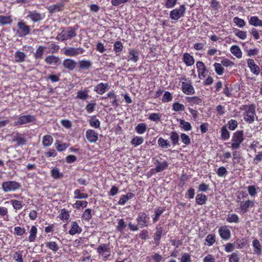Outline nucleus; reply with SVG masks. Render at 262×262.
<instances>
[{
    "label": "nucleus",
    "mask_w": 262,
    "mask_h": 262,
    "mask_svg": "<svg viewBox=\"0 0 262 262\" xmlns=\"http://www.w3.org/2000/svg\"><path fill=\"white\" fill-rule=\"evenodd\" d=\"M76 35L75 30L72 27H68L59 33L56 36V39L57 40L63 41L73 38Z\"/></svg>",
    "instance_id": "nucleus-1"
},
{
    "label": "nucleus",
    "mask_w": 262,
    "mask_h": 262,
    "mask_svg": "<svg viewBox=\"0 0 262 262\" xmlns=\"http://www.w3.org/2000/svg\"><path fill=\"white\" fill-rule=\"evenodd\" d=\"M243 136V130L237 131L234 133L231 144V147L233 149H238L239 148L241 143L244 141Z\"/></svg>",
    "instance_id": "nucleus-2"
},
{
    "label": "nucleus",
    "mask_w": 262,
    "mask_h": 262,
    "mask_svg": "<svg viewBox=\"0 0 262 262\" xmlns=\"http://www.w3.org/2000/svg\"><path fill=\"white\" fill-rule=\"evenodd\" d=\"M186 11L184 5H182L179 9H174L170 12V18L172 19L178 20L183 16Z\"/></svg>",
    "instance_id": "nucleus-3"
},
{
    "label": "nucleus",
    "mask_w": 262,
    "mask_h": 262,
    "mask_svg": "<svg viewBox=\"0 0 262 262\" xmlns=\"http://www.w3.org/2000/svg\"><path fill=\"white\" fill-rule=\"evenodd\" d=\"M149 218L145 212H141L139 214L137 219L139 227L141 228L147 226Z\"/></svg>",
    "instance_id": "nucleus-4"
},
{
    "label": "nucleus",
    "mask_w": 262,
    "mask_h": 262,
    "mask_svg": "<svg viewBox=\"0 0 262 262\" xmlns=\"http://www.w3.org/2000/svg\"><path fill=\"white\" fill-rule=\"evenodd\" d=\"M182 79L184 80L185 81L182 82V89L185 94L186 95H192L195 93L193 86L192 85L191 83H188L186 82V78L183 77Z\"/></svg>",
    "instance_id": "nucleus-5"
},
{
    "label": "nucleus",
    "mask_w": 262,
    "mask_h": 262,
    "mask_svg": "<svg viewBox=\"0 0 262 262\" xmlns=\"http://www.w3.org/2000/svg\"><path fill=\"white\" fill-rule=\"evenodd\" d=\"M84 50L81 48H75L73 47L66 49L64 53L66 55L69 56H76L79 54H82Z\"/></svg>",
    "instance_id": "nucleus-6"
},
{
    "label": "nucleus",
    "mask_w": 262,
    "mask_h": 262,
    "mask_svg": "<svg viewBox=\"0 0 262 262\" xmlns=\"http://www.w3.org/2000/svg\"><path fill=\"white\" fill-rule=\"evenodd\" d=\"M35 120V117L33 115H28L21 116L17 118V124L23 125L28 123L32 122Z\"/></svg>",
    "instance_id": "nucleus-7"
},
{
    "label": "nucleus",
    "mask_w": 262,
    "mask_h": 262,
    "mask_svg": "<svg viewBox=\"0 0 262 262\" xmlns=\"http://www.w3.org/2000/svg\"><path fill=\"white\" fill-rule=\"evenodd\" d=\"M17 26L20 30L19 35L20 36H25L26 35H28L30 33V27L26 24L25 23H24L23 21H19L17 24Z\"/></svg>",
    "instance_id": "nucleus-8"
},
{
    "label": "nucleus",
    "mask_w": 262,
    "mask_h": 262,
    "mask_svg": "<svg viewBox=\"0 0 262 262\" xmlns=\"http://www.w3.org/2000/svg\"><path fill=\"white\" fill-rule=\"evenodd\" d=\"M85 136L88 140L91 143L96 142L98 138V133L92 129L87 130L85 133Z\"/></svg>",
    "instance_id": "nucleus-9"
},
{
    "label": "nucleus",
    "mask_w": 262,
    "mask_h": 262,
    "mask_svg": "<svg viewBox=\"0 0 262 262\" xmlns=\"http://www.w3.org/2000/svg\"><path fill=\"white\" fill-rule=\"evenodd\" d=\"M156 232L154 233V243L156 246L160 244V241L163 232V227L160 226H157L156 228Z\"/></svg>",
    "instance_id": "nucleus-10"
},
{
    "label": "nucleus",
    "mask_w": 262,
    "mask_h": 262,
    "mask_svg": "<svg viewBox=\"0 0 262 262\" xmlns=\"http://www.w3.org/2000/svg\"><path fill=\"white\" fill-rule=\"evenodd\" d=\"M247 64L248 67L250 68L251 71L254 74L257 75L259 74L260 70L259 67L256 65L253 59H248L247 60Z\"/></svg>",
    "instance_id": "nucleus-11"
},
{
    "label": "nucleus",
    "mask_w": 262,
    "mask_h": 262,
    "mask_svg": "<svg viewBox=\"0 0 262 262\" xmlns=\"http://www.w3.org/2000/svg\"><path fill=\"white\" fill-rule=\"evenodd\" d=\"M62 64L65 69L73 71L75 68L77 63L74 60L68 58L63 60Z\"/></svg>",
    "instance_id": "nucleus-12"
},
{
    "label": "nucleus",
    "mask_w": 262,
    "mask_h": 262,
    "mask_svg": "<svg viewBox=\"0 0 262 262\" xmlns=\"http://www.w3.org/2000/svg\"><path fill=\"white\" fill-rule=\"evenodd\" d=\"M2 187L5 192L15 190L16 189V182L14 181L4 182L2 185Z\"/></svg>",
    "instance_id": "nucleus-13"
},
{
    "label": "nucleus",
    "mask_w": 262,
    "mask_h": 262,
    "mask_svg": "<svg viewBox=\"0 0 262 262\" xmlns=\"http://www.w3.org/2000/svg\"><path fill=\"white\" fill-rule=\"evenodd\" d=\"M78 64L79 71L88 70L92 66V62L87 60H80L78 61Z\"/></svg>",
    "instance_id": "nucleus-14"
},
{
    "label": "nucleus",
    "mask_w": 262,
    "mask_h": 262,
    "mask_svg": "<svg viewBox=\"0 0 262 262\" xmlns=\"http://www.w3.org/2000/svg\"><path fill=\"white\" fill-rule=\"evenodd\" d=\"M108 87L109 84L107 83H100L95 86L94 91L100 95H102L106 92Z\"/></svg>",
    "instance_id": "nucleus-15"
},
{
    "label": "nucleus",
    "mask_w": 262,
    "mask_h": 262,
    "mask_svg": "<svg viewBox=\"0 0 262 262\" xmlns=\"http://www.w3.org/2000/svg\"><path fill=\"white\" fill-rule=\"evenodd\" d=\"M97 251L99 254L105 252H108V253L107 254H105L104 256V257H107L110 256L111 251L110 248H109V244H103L100 245L97 248Z\"/></svg>",
    "instance_id": "nucleus-16"
},
{
    "label": "nucleus",
    "mask_w": 262,
    "mask_h": 262,
    "mask_svg": "<svg viewBox=\"0 0 262 262\" xmlns=\"http://www.w3.org/2000/svg\"><path fill=\"white\" fill-rule=\"evenodd\" d=\"M221 237L227 240L230 237V231L226 227H222L219 230Z\"/></svg>",
    "instance_id": "nucleus-17"
},
{
    "label": "nucleus",
    "mask_w": 262,
    "mask_h": 262,
    "mask_svg": "<svg viewBox=\"0 0 262 262\" xmlns=\"http://www.w3.org/2000/svg\"><path fill=\"white\" fill-rule=\"evenodd\" d=\"M82 231V229L79 226L76 222H73L71 225V228L69 233L70 235H73L76 234H79Z\"/></svg>",
    "instance_id": "nucleus-18"
},
{
    "label": "nucleus",
    "mask_w": 262,
    "mask_h": 262,
    "mask_svg": "<svg viewBox=\"0 0 262 262\" xmlns=\"http://www.w3.org/2000/svg\"><path fill=\"white\" fill-rule=\"evenodd\" d=\"M254 206V203L253 201L251 200H248L246 202L242 201L240 203V208L242 212H246L248 210V209L250 207H253Z\"/></svg>",
    "instance_id": "nucleus-19"
},
{
    "label": "nucleus",
    "mask_w": 262,
    "mask_h": 262,
    "mask_svg": "<svg viewBox=\"0 0 262 262\" xmlns=\"http://www.w3.org/2000/svg\"><path fill=\"white\" fill-rule=\"evenodd\" d=\"M64 5L62 3H58L55 5L49 6L48 9L50 13H54L61 11Z\"/></svg>",
    "instance_id": "nucleus-20"
},
{
    "label": "nucleus",
    "mask_w": 262,
    "mask_h": 262,
    "mask_svg": "<svg viewBox=\"0 0 262 262\" xmlns=\"http://www.w3.org/2000/svg\"><path fill=\"white\" fill-rule=\"evenodd\" d=\"M252 246L254 248V252L258 255L261 254L262 251L261 245L259 241L257 239H254L252 242Z\"/></svg>",
    "instance_id": "nucleus-21"
},
{
    "label": "nucleus",
    "mask_w": 262,
    "mask_h": 262,
    "mask_svg": "<svg viewBox=\"0 0 262 262\" xmlns=\"http://www.w3.org/2000/svg\"><path fill=\"white\" fill-rule=\"evenodd\" d=\"M107 97H110L113 99L111 102L115 108L119 106L118 99L117 98V96L115 94L114 91L112 90L107 94Z\"/></svg>",
    "instance_id": "nucleus-22"
},
{
    "label": "nucleus",
    "mask_w": 262,
    "mask_h": 262,
    "mask_svg": "<svg viewBox=\"0 0 262 262\" xmlns=\"http://www.w3.org/2000/svg\"><path fill=\"white\" fill-rule=\"evenodd\" d=\"M183 61L187 66H191L194 63V59L192 56L188 53H185L183 55Z\"/></svg>",
    "instance_id": "nucleus-23"
},
{
    "label": "nucleus",
    "mask_w": 262,
    "mask_h": 262,
    "mask_svg": "<svg viewBox=\"0 0 262 262\" xmlns=\"http://www.w3.org/2000/svg\"><path fill=\"white\" fill-rule=\"evenodd\" d=\"M134 196L135 194L132 192L128 193L126 195H122L118 202V204L121 205H124L128 200Z\"/></svg>",
    "instance_id": "nucleus-24"
},
{
    "label": "nucleus",
    "mask_w": 262,
    "mask_h": 262,
    "mask_svg": "<svg viewBox=\"0 0 262 262\" xmlns=\"http://www.w3.org/2000/svg\"><path fill=\"white\" fill-rule=\"evenodd\" d=\"M230 52L238 58H241L242 56V51L238 46L234 45L230 48Z\"/></svg>",
    "instance_id": "nucleus-25"
},
{
    "label": "nucleus",
    "mask_w": 262,
    "mask_h": 262,
    "mask_svg": "<svg viewBox=\"0 0 262 262\" xmlns=\"http://www.w3.org/2000/svg\"><path fill=\"white\" fill-rule=\"evenodd\" d=\"M59 61V58L54 55H49L45 59V62L49 64L56 65Z\"/></svg>",
    "instance_id": "nucleus-26"
},
{
    "label": "nucleus",
    "mask_w": 262,
    "mask_h": 262,
    "mask_svg": "<svg viewBox=\"0 0 262 262\" xmlns=\"http://www.w3.org/2000/svg\"><path fill=\"white\" fill-rule=\"evenodd\" d=\"M207 200L206 195L202 193L198 194L195 197L196 203L200 205L205 204Z\"/></svg>",
    "instance_id": "nucleus-27"
},
{
    "label": "nucleus",
    "mask_w": 262,
    "mask_h": 262,
    "mask_svg": "<svg viewBox=\"0 0 262 262\" xmlns=\"http://www.w3.org/2000/svg\"><path fill=\"white\" fill-rule=\"evenodd\" d=\"M249 23L250 25L255 27H262V20L258 18L257 16H252L250 17Z\"/></svg>",
    "instance_id": "nucleus-28"
},
{
    "label": "nucleus",
    "mask_w": 262,
    "mask_h": 262,
    "mask_svg": "<svg viewBox=\"0 0 262 262\" xmlns=\"http://www.w3.org/2000/svg\"><path fill=\"white\" fill-rule=\"evenodd\" d=\"M187 102L189 103H192L195 104H201L202 100L198 96L194 97H187L186 98Z\"/></svg>",
    "instance_id": "nucleus-29"
},
{
    "label": "nucleus",
    "mask_w": 262,
    "mask_h": 262,
    "mask_svg": "<svg viewBox=\"0 0 262 262\" xmlns=\"http://www.w3.org/2000/svg\"><path fill=\"white\" fill-rule=\"evenodd\" d=\"M133 61L136 62L139 60V53L138 51L134 50H131L129 52L128 60Z\"/></svg>",
    "instance_id": "nucleus-30"
},
{
    "label": "nucleus",
    "mask_w": 262,
    "mask_h": 262,
    "mask_svg": "<svg viewBox=\"0 0 262 262\" xmlns=\"http://www.w3.org/2000/svg\"><path fill=\"white\" fill-rule=\"evenodd\" d=\"M28 16L34 22L38 21L42 19L41 14L36 12H30Z\"/></svg>",
    "instance_id": "nucleus-31"
},
{
    "label": "nucleus",
    "mask_w": 262,
    "mask_h": 262,
    "mask_svg": "<svg viewBox=\"0 0 262 262\" xmlns=\"http://www.w3.org/2000/svg\"><path fill=\"white\" fill-rule=\"evenodd\" d=\"M158 165L156 166L155 170L157 172H160L164 169H165L168 165V163L165 161L164 162L160 163L159 161H157Z\"/></svg>",
    "instance_id": "nucleus-32"
},
{
    "label": "nucleus",
    "mask_w": 262,
    "mask_h": 262,
    "mask_svg": "<svg viewBox=\"0 0 262 262\" xmlns=\"http://www.w3.org/2000/svg\"><path fill=\"white\" fill-rule=\"evenodd\" d=\"M53 138L50 135H46L42 139V144L44 146L48 147L51 145L53 142Z\"/></svg>",
    "instance_id": "nucleus-33"
},
{
    "label": "nucleus",
    "mask_w": 262,
    "mask_h": 262,
    "mask_svg": "<svg viewBox=\"0 0 262 262\" xmlns=\"http://www.w3.org/2000/svg\"><path fill=\"white\" fill-rule=\"evenodd\" d=\"M179 121L180 122V126L184 129V130L189 131L192 129V127L190 123L186 122L183 119H179Z\"/></svg>",
    "instance_id": "nucleus-34"
},
{
    "label": "nucleus",
    "mask_w": 262,
    "mask_h": 262,
    "mask_svg": "<svg viewBox=\"0 0 262 262\" xmlns=\"http://www.w3.org/2000/svg\"><path fill=\"white\" fill-rule=\"evenodd\" d=\"M146 129V124L143 123H139L135 128L136 132L139 134H142L145 133Z\"/></svg>",
    "instance_id": "nucleus-35"
},
{
    "label": "nucleus",
    "mask_w": 262,
    "mask_h": 262,
    "mask_svg": "<svg viewBox=\"0 0 262 262\" xmlns=\"http://www.w3.org/2000/svg\"><path fill=\"white\" fill-rule=\"evenodd\" d=\"M170 139L171 140L172 145L173 146L178 144L179 141V136L177 133L175 132H172L170 134Z\"/></svg>",
    "instance_id": "nucleus-36"
},
{
    "label": "nucleus",
    "mask_w": 262,
    "mask_h": 262,
    "mask_svg": "<svg viewBox=\"0 0 262 262\" xmlns=\"http://www.w3.org/2000/svg\"><path fill=\"white\" fill-rule=\"evenodd\" d=\"M36 233L37 228L34 226H32L30 230V235L29 236V241L30 242H33L35 240L36 236Z\"/></svg>",
    "instance_id": "nucleus-37"
},
{
    "label": "nucleus",
    "mask_w": 262,
    "mask_h": 262,
    "mask_svg": "<svg viewBox=\"0 0 262 262\" xmlns=\"http://www.w3.org/2000/svg\"><path fill=\"white\" fill-rule=\"evenodd\" d=\"M227 221L229 223H237L239 222V217L234 213L229 214L227 218Z\"/></svg>",
    "instance_id": "nucleus-38"
},
{
    "label": "nucleus",
    "mask_w": 262,
    "mask_h": 262,
    "mask_svg": "<svg viewBox=\"0 0 262 262\" xmlns=\"http://www.w3.org/2000/svg\"><path fill=\"white\" fill-rule=\"evenodd\" d=\"M221 137L224 140L228 139L230 137V133L226 126H223L221 128Z\"/></svg>",
    "instance_id": "nucleus-39"
},
{
    "label": "nucleus",
    "mask_w": 262,
    "mask_h": 262,
    "mask_svg": "<svg viewBox=\"0 0 262 262\" xmlns=\"http://www.w3.org/2000/svg\"><path fill=\"white\" fill-rule=\"evenodd\" d=\"M244 120L246 122H248L249 123H252L254 121L255 116H256V115L244 113Z\"/></svg>",
    "instance_id": "nucleus-40"
},
{
    "label": "nucleus",
    "mask_w": 262,
    "mask_h": 262,
    "mask_svg": "<svg viewBox=\"0 0 262 262\" xmlns=\"http://www.w3.org/2000/svg\"><path fill=\"white\" fill-rule=\"evenodd\" d=\"M46 246L54 252H57L59 249L58 245L55 242H48L46 244Z\"/></svg>",
    "instance_id": "nucleus-41"
},
{
    "label": "nucleus",
    "mask_w": 262,
    "mask_h": 262,
    "mask_svg": "<svg viewBox=\"0 0 262 262\" xmlns=\"http://www.w3.org/2000/svg\"><path fill=\"white\" fill-rule=\"evenodd\" d=\"M158 144L162 148H167L170 146L169 142L167 140H165L162 138H159L158 139Z\"/></svg>",
    "instance_id": "nucleus-42"
},
{
    "label": "nucleus",
    "mask_w": 262,
    "mask_h": 262,
    "mask_svg": "<svg viewBox=\"0 0 262 262\" xmlns=\"http://www.w3.org/2000/svg\"><path fill=\"white\" fill-rule=\"evenodd\" d=\"M126 225L125 224L123 219H120L118 220V225L116 226V229L120 232H122Z\"/></svg>",
    "instance_id": "nucleus-43"
},
{
    "label": "nucleus",
    "mask_w": 262,
    "mask_h": 262,
    "mask_svg": "<svg viewBox=\"0 0 262 262\" xmlns=\"http://www.w3.org/2000/svg\"><path fill=\"white\" fill-rule=\"evenodd\" d=\"M45 48L41 46H39L37 49L34 57L36 59H41L42 57Z\"/></svg>",
    "instance_id": "nucleus-44"
},
{
    "label": "nucleus",
    "mask_w": 262,
    "mask_h": 262,
    "mask_svg": "<svg viewBox=\"0 0 262 262\" xmlns=\"http://www.w3.org/2000/svg\"><path fill=\"white\" fill-rule=\"evenodd\" d=\"M74 195V198L78 199H86L88 197V194L81 193L79 189H76L75 190Z\"/></svg>",
    "instance_id": "nucleus-45"
},
{
    "label": "nucleus",
    "mask_w": 262,
    "mask_h": 262,
    "mask_svg": "<svg viewBox=\"0 0 262 262\" xmlns=\"http://www.w3.org/2000/svg\"><path fill=\"white\" fill-rule=\"evenodd\" d=\"M90 125L94 127L95 128H99L100 127V121L98 119L95 118V117L92 118L89 121Z\"/></svg>",
    "instance_id": "nucleus-46"
},
{
    "label": "nucleus",
    "mask_w": 262,
    "mask_h": 262,
    "mask_svg": "<svg viewBox=\"0 0 262 262\" xmlns=\"http://www.w3.org/2000/svg\"><path fill=\"white\" fill-rule=\"evenodd\" d=\"M214 67L215 71L216 73L219 75H223L224 71V69L222 67V64L221 63H215L214 64Z\"/></svg>",
    "instance_id": "nucleus-47"
},
{
    "label": "nucleus",
    "mask_w": 262,
    "mask_h": 262,
    "mask_svg": "<svg viewBox=\"0 0 262 262\" xmlns=\"http://www.w3.org/2000/svg\"><path fill=\"white\" fill-rule=\"evenodd\" d=\"M144 141V139L142 137H136L134 138L131 141V143L135 146L141 144Z\"/></svg>",
    "instance_id": "nucleus-48"
},
{
    "label": "nucleus",
    "mask_w": 262,
    "mask_h": 262,
    "mask_svg": "<svg viewBox=\"0 0 262 262\" xmlns=\"http://www.w3.org/2000/svg\"><path fill=\"white\" fill-rule=\"evenodd\" d=\"M181 138L182 140V142L185 144L186 145H188L190 144L191 140L190 138L187 135L183 133L181 135Z\"/></svg>",
    "instance_id": "nucleus-49"
},
{
    "label": "nucleus",
    "mask_w": 262,
    "mask_h": 262,
    "mask_svg": "<svg viewBox=\"0 0 262 262\" xmlns=\"http://www.w3.org/2000/svg\"><path fill=\"white\" fill-rule=\"evenodd\" d=\"M12 22V19L10 16H0V23L2 25L9 24Z\"/></svg>",
    "instance_id": "nucleus-50"
},
{
    "label": "nucleus",
    "mask_w": 262,
    "mask_h": 262,
    "mask_svg": "<svg viewBox=\"0 0 262 262\" xmlns=\"http://www.w3.org/2000/svg\"><path fill=\"white\" fill-rule=\"evenodd\" d=\"M88 202L83 201H77L73 205V207L76 209H79L80 207L85 208L86 207Z\"/></svg>",
    "instance_id": "nucleus-51"
},
{
    "label": "nucleus",
    "mask_w": 262,
    "mask_h": 262,
    "mask_svg": "<svg viewBox=\"0 0 262 262\" xmlns=\"http://www.w3.org/2000/svg\"><path fill=\"white\" fill-rule=\"evenodd\" d=\"M123 45L120 41H117L115 42L114 45V50L116 53L120 52L123 49Z\"/></svg>",
    "instance_id": "nucleus-52"
},
{
    "label": "nucleus",
    "mask_w": 262,
    "mask_h": 262,
    "mask_svg": "<svg viewBox=\"0 0 262 262\" xmlns=\"http://www.w3.org/2000/svg\"><path fill=\"white\" fill-rule=\"evenodd\" d=\"M89 97L86 91H79L77 93V98L81 100H85Z\"/></svg>",
    "instance_id": "nucleus-53"
},
{
    "label": "nucleus",
    "mask_w": 262,
    "mask_h": 262,
    "mask_svg": "<svg viewBox=\"0 0 262 262\" xmlns=\"http://www.w3.org/2000/svg\"><path fill=\"white\" fill-rule=\"evenodd\" d=\"M233 21L235 24L240 28H243L245 26V21L237 17H235L233 19Z\"/></svg>",
    "instance_id": "nucleus-54"
},
{
    "label": "nucleus",
    "mask_w": 262,
    "mask_h": 262,
    "mask_svg": "<svg viewBox=\"0 0 262 262\" xmlns=\"http://www.w3.org/2000/svg\"><path fill=\"white\" fill-rule=\"evenodd\" d=\"M234 244L235 245V248H238V249H241L246 245V243L244 239H242L241 240L236 241L234 243Z\"/></svg>",
    "instance_id": "nucleus-55"
},
{
    "label": "nucleus",
    "mask_w": 262,
    "mask_h": 262,
    "mask_svg": "<svg viewBox=\"0 0 262 262\" xmlns=\"http://www.w3.org/2000/svg\"><path fill=\"white\" fill-rule=\"evenodd\" d=\"M172 95L171 93L168 91L165 92L162 98V101L163 102H168L172 100Z\"/></svg>",
    "instance_id": "nucleus-56"
},
{
    "label": "nucleus",
    "mask_w": 262,
    "mask_h": 262,
    "mask_svg": "<svg viewBox=\"0 0 262 262\" xmlns=\"http://www.w3.org/2000/svg\"><path fill=\"white\" fill-rule=\"evenodd\" d=\"M82 217L86 220L89 221L92 217L91 215V209H86L84 212Z\"/></svg>",
    "instance_id": "nucleus-57"
},
{
    "label": "nucleus",
    "mask_w": 262,
    "mask_h": 262,
    "mask_svg": "<svg viewBox=\"0 0 262 262\" xmlns=\"http://www.w3.org/2000/svg\"><path fill=\"white\" fill-rule=\"evenodd\" d=\"M239 257L237 252L233 253L229 257V262H238Z\"/></svg>",
    "instance_id": "nucleus-58"
},
{
    "label": "nucleus",
    "mask_w": 262,
    "mask_h": 262,
    "mask_svg": "<svg viewBox=\"0 0 262 262\" xmlns=\"http://www.w3.org/2000/svg\"><path fill=\"white\" fill-rule=\"evenodd\" d=\"M235 34L236 36L241 39H245L247 37L246 32L245 31L236 30L235 31Z\"/></svg>",
    "instance_id": "nucleus-59"
},
{
    "label": "nucleus",
    "mask_w": 262,
    "mask_h": 262,
    "mask_svg": "<svg viewBox=\"0 0 262 262\" xmlns=\"http://www.w3.org/2000/svg\"><path fill=\"white\" fill-rule=\"evenodd\" d=\"M205 240L209 246L212 245L215 242V236L212 234L208 235Z\"/></svg>",
    "instance_id": "nucleus-60"
},
{
    "label": "nucleus",
    "mask_w": 262,
    "mask_h": 262,
    "mask_svg": "<svg viewBox=\"0 0 262 262\" xmlns=\"http://www.w3.org/2000/svg\"><path fill=\"white\" fill-rule=\"evenodd\" d=\"M228 127L230 130H234L237 126V122L235 120H231L228 121Z\"/></svg>",
    "instance_id": "nucleus-61"
},
{
    "label": "nucleus",
    "mask_w": 262,
    "mask_h": 262,
    "mask_svg": "<svg viewBox=\"0 0 262 262\" xmlns=\"http://www.w3.org/2000/svg\"><path fill=\"white\" fill-rule=\"evenodd\" d=\"M161 115L159 113H152L149 116V119L153 121H160Z\"/></svg>",
    "instance_id": "nucleus-62"
},
{
    "label": "nucleus",
    "mask_w": 262,
    "mask_h": 262,
    "mask_svg": "<svg viewBox=\"0 0 262 262\" xmlns=\"http://www.w3.org/2000/svg\"><path fill=\"white\" fill-rule=\"evenodd\" d=\"M173 109L177 112L180 111H184L185 109V106L182 104H180L178 102H176L173 104Z\"/></svg>",
    "instance_id": "nucleus-63"
},
{
    "label": "nucleus",
    "mask_w": 262,
    "mask_h": 262,
    "mask_svg": "<svg viewBox=\"0 0 262 262\" xmlns=\"http://www.w3.org/2000/svg\"><path fill=\"white\" fill-rule=\"evenodd\" d=\"M52 176L54 179H58L62 176V174L60 173L59 170L57 168H54L52 170Z\"/></svg>",
    "instance_id": "nucleus-64"
}]
</instances>
